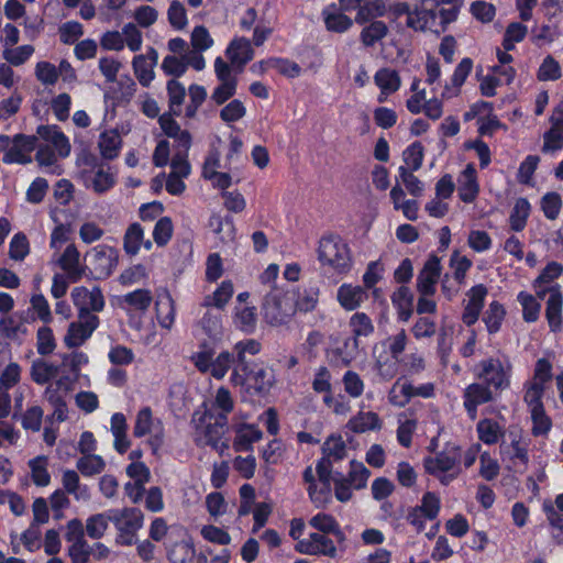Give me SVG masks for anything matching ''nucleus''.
I'll return each mask as SVG.
<instances>
[{
  "mask_svg": "<svg viewBox=\"0 0 563 563\" xmlns=\"http://www.w3.org/2000/svg\"><path fill=\"white\" fill-rule=\"evenodd\" d=\"M318 260L338 274H346L352 267V256L347 243L339 235L324 236L319 242Z\"/></svg>",
  "mask_w": 563,
  "mask_h": 563,
  "instance_id": "7ed1b4c3",
  "label": "nucleus"
},
{
  "mask_svg": "<svg viewBox=\"0 0 563 563\" xmlns=\"http://www.w3.org/2000/svg\"><path fill=\"white\" fill-rule=\"evenodd\" d=\"M529 213V201L526 198L517 199L509 217L510 228L516 232L522 231L526 227Z\"/></svg>",
  "mask_w": 563,
  "mask_h": 563,
  "instance_id": "8fccbe9b",
  "label": "nucleus"
},
{
  "mask_svg": "<svg viewBox=\"0 0 563 563\" xmlns=\"http://www.w3.org/2000/svg\"><path fill=\"white\" fill-rule=\"evenodd\" d=\"M60 367L45 360H36L31 366V377L36 384L44 385L57 377Z\"/></svg>",
  "mask_w": 563,
  "mask_h": 563,
  "instance_id": "4c0bfd02",
  "label": "nucleus"
},
{
  "mask_svg": "<svg viewBox=\"0 0 563 563\" xmlns=\"http://www.w3.org/2000/svg\"><path fill=\"white\" fill-rule=\"evenodd\" d=\"M389 30L384 21L375 20L368 22L360 33V41L365 47H373L377 42L385 38Z\"/></svg>",
  "mask_w": 563,
  "mask_h": 563,
  "instance_id": "e433bc0d",
  "label": "nucleus"
},
{
  "mask_svg": "<svg viewBox=\"0 0 563 563\" xmlns=\"http://www.w3.org/2000/svg\"><path fill=\"white\" fill-rule=\"evenodd\" d=\"M122 139L115 130L104 131L100 134L98 147L102 158L113 159L119 155Z\"/></svg>",
  "mask_w": 563,
  "mask_h": 563,
  "instance_id": "f704fd0d",
  "label": "nucleus"
},
{
  "mask_svg": "<svg viewBox=\"0 0 563 563\" xmlns=\"http://www.w3.org/2000/svg\"><path fill=\"white\" fill-rule=\"evenodd\" d=\"M110 519L118 530L117 543L132 545L143 527L144 515L139 508L110 509Z\"/></svg>",
  "mask_w": 563,
  "mask_h": 563,
  "instance_id": "39448f33",
  "label": "nucleus"
},
{
  "mask_svg": "<svg viewBox=\"0 0 563 563\" xmlns=\"http://www.w3.org/2000/svg\"><path fill=\"white\" fill-rule=\"evenodd\" d=\"M544 386L531 382L525 384L523 401L529 407V411L544 407L542 402Z\"/></svg>",
  "mask_w": 563,
  "mask_h": 563,
  "instance_id": "69168bd1",
  "label": "nucleus"
},
{
  "mask_svg": "<svg viewBox=\"0 0 563 563\" xmlns=\"http://www.w3.org/2000/svg\"><path fill=\"white\" fill-rule=\"evenodd\" d=\"M86 179L89 181L88 187H91L93 191L97 194H103L111 189L115 184V176L110 170V168L104 169L102 166H100L97 172L92 174H87L85 172Z\"/></svg>",
  "mask_w": 563,
  "mask_h": 563,
  "instance_id": "ea45409f",
  "label": "nucleus"
},
{
  "mask_svg": "<svg viewBox=\"0 0 563 563\" xmlns=\"http://www.w3.org/2000/svg\"><path fill=\"white\" fill-rule=\"evenodd\" d=\"M70 385L71 382L68 377L63 376L46 387L44 398L53 408L52 415L46 418V421L51 424L54 422H64L68 419L66 397L70 390Z\"/></svg>",
  "mask_w": 563,
  "mask_h": 563,
  "instance_id": "423d86ee",
  "label": "nucleus"
},
{
  "mask_svg": "<svg viewBox=\"0 0 563 563\" xmlns=\"http://www.w3.org/2000/svg\"><path fill=\"white\" fill-rule=\"evenodd\" d=\"M549 290L550 296L547 299L545 318L550 330L552 332H559L562 330L563 324V297L559 286H553Z\"/></svg>",
  "mask_w": 563,
  "mask_h": 563,
  "instance_id": "6ab92c4d",
  "label": "nucleus"
},
{
  "mask_svg": "<svg viewBox=\"0 0 563 563\" xmlns=\"http://www.w3.org/2000/svg\"><path fill=\"white\" fill-rule=\"evenodd\" d=\"M371 472L361 462H351L350 472L343 477L354 489H362L366 486Z\"/></svg>",
  "mask_w": 563,
  "mask_h": 563,
  "instance_id": "052dcab7",
  "label": "nucleus"
},
{
  "mask_svg": "<svg viewBox=\"0 0 563 563\" xmlns=\"http://www.w3.org/2000/svg\"><path fill=\"white\" fill-rule=\"evenodd\" d=\"M434 396V384L426 383L415 386L409 382L400 383L397 380L388 393V400L397 407H405L411 398L422 397L431 398Z\"/></svg>",
  "mask_w": 563,
  "mask_h": 563,
  "instance_id": "9d476101",
  "label": "nucleus"
},
{
  "mask_svg": "<svg viewBox=\"0 0 563 563\" xmlns=\"http://www.w3.org/2000/svg\"><path fill=\"white\" fill-rule=\"evenodd\" d=\"M327 533H311L309 539L301 540L296 545V550L300 553L310 555L322 554L330 558L336 556V548L334 542L325 536Z\"/></svg>",
  "mask_w": 563,
  "mask_h": 563,
  "instance_id": "dca6fc26",
  "label": "nucleus"
},
{
  "mask_svg": "<svg viewBox=\"0 0 563 563\" xmlns=\"http://www.w3.org/2000/svg\"><path fill=\"white\" fill-rule=\"evenodd\" d=\"M327 30L343 33L351 29L353 20L342 12H323Z\"/></svg>",
  "mask_w": 563,
  "mask_h": 563,
  "instance_id": "e2e57ef3",
  "label": "nucleus"
},
{
  "mask_svg": "<svg viewBox=\"0 0 563 563\" xmlns=\"http://www.w3.org/2000/svg\"><path fill=\"white\" fill-rule=\"evenodd\" d=\"M510 443L500 444V451L507 455L515 466L527 467L529 463L528 441L522 437L519 430L509 431Z\"/></svg>",
  "mask_w": 563,
  "mask_h": 563,
  "instance_id": "2eb2a0df",
  "label": "nucleus"
},
{
  "mask_svg": "<svg viewBox=\"0 0 563 563\" xmlns=\"http://www.w3.org/2000/svg\"><path fill=\"white\" fill-rule=\"evenodd\" d=\"M87 255L90 256L92 272L97 279L108 278L119 261L118 250L109 245L95 246Z\"/></svg>",
  "mask_w": 563,
  "mask_h": 563,
  "instance_id": "9b49d317",
  "label": "nucleus"
},
{
  "mask_svg": "<svg viewBox=\"0 0 563 563\" xmlns=\"http://www.w3.org/2000/svg\"><path fill=\"white\" fill-rule=\"evenodd\" d=\"M457 181V192L460 199L466 203L473 202L479 192L476 169L473 164L466 165Z\"/></svg>",
  "mask_w": 563,
  "mask_h": 563,
  "instance_id": "b1692460",
  "label": "nucleus"
},
{
  "mask_svg": "<svg viewBox=\"0 0 563 563\" xmlns=\"http://www.w3.org/2000/svg\"><path fill=\"white\" fill-rule=\"evenodd\" d=\"M263 432L254 424H241L235 429L233 449L236 452H247L253 450V444L260 441Z\"/></svg>",
  "mask_w": 563,
  "mask_h": 563,
  "instance_id": "bb28decb",
  "label": "nucleus"
},
{
  "mask_svg": "<svg viewBox=\"0 0 563 563\" xmlns=\"http://www.w3.org/2000/svg\"><path fill=\"white\" fill-rule=\"evenodd\" d=\"M134 75L139 82L147 87L154 79V63L150 62V58L143 54L136 55L132 62Z\"/></svg>",
  "mask_w": 563,
  "mask_h": 563,
  "instance_id": "79ce46f5",
  "label": "nucleus"
},
{
  "mask_svg": "<svg viewBox=\"0 0 563 563\" xmlns=\"http://www.w3.org/2000/svg\"><path fill=\"white\" fill-rule=\"evenodd\" d=\"M518 301L522 306L523 320L526 322H536L541 311V305L538 302L537 298L522 291L518 295Z\"/></svg>",
  "mask_w": 563,
  "mask_h": 563,
  "instance_id": "bf43d9fd",
  "label": "nucleus"
},
{
  "mask_svg": "<svg viewBox=\"0 0 563 563\" xmlns=\"http://www.w3.org/2000/svg\"><path fill=\"white\" fill-rule=\"evenodd\" d=\"M155 307L158 323L163 328L170 329L175 320V306L170 294L164 291L158 295Z\"/></svg>",
  "mask_w": 563,
  "mask_h": 563,
  "instance_id": "c9c22d12",
  "label": "nucleus"
},
{
  "mask_svg": "<svg viewBox=\"0 0 563 563\" xmlns=\"http://www.w3.org/2000/svg\"><path fill=\"white\" fill-rule=\"evenodd\" d=\"M528 29L519 22L510 23L505 32L503 47L506 51L515 48L516 43L521 42L527 35Z\"/></svg>",
  "mask_w": 563,
  "mask_h": 563,
  "instance_id": "0e129e2a",
  "label": "nucleus"
},
{
  "mask_svg": "<svg viewBox=\"0 0 563 563\" xmlns=\"http://www.w3.org/2000/svg\"><path fill=\"white\" fill-rule=\"evenodd\" d=\"M62 485L64 492L74 496L77 501H88L91 497L89 487L80 483L79 475L74 470L63 471Z\"/></svg>",
  "mask_w": 563,
  "mask_h": 563,
  "instance_id": "a878e982",
  "label": "nucleus"
},
{
  "mask_svg": "<svg viewBox=\"0 0 563 563\" xmlns=\"http://www.w3.org/2000/svg\"><path fill=\"white\" fill-rule=\"evenodd\" d=\"M32 479L36 486L45 487L51 483V475L47 472V457L36 456L29 462Z\"/></svg>",
  "mask_w": 563,
  "mask_h": 563,
  "instance_id": "6e6d98bb",
  "label": "nucleus"
},
{
  "mask_svg": "<svg viewBox=\"0 0 563 563\" xmlns=\"http://www.w3.org/2000/svg\"><path fill=\"white\" fill-rule=\"evenodd\" d=\"M495 399L494 390L483 382L470 384L463 391V406L472 420L477 417V408Z\"/></svg>",
  "mask_w": 563,
  "mask_h": 563,
  "instance_id": "ddd939ff",
  "label": "nucleus"
},
{
  "mask_svg": "<svg viewBox=\"0 0 563 563\" xmlns=\"http://www.w3.org/2000/svg\"><path fill=\"white\" fill-rule=\"evenodd\" d=\"M476 431L478 439L487 445L498 443L505 435L504 427L490 418L479 420L476 426Z\"/></svg>",
  "mask_w": 563,
  "mask_h": 563,
  "instance_id": "2f4dec72",
  "label": "nucleus"
},
{
  "mask_svg": "<svg viewBox=\"0 0 563 563\" xmlns=\"http://www.w3.org/2000/svg\"><path fill=\"white\" fill-rule=\"evenodd\" d=\"M234 363V353L223 351L217 357H212L209 374L216 379H222Z\"/></svg>",
  "mask_w": 563,
  "mask_h": 563,
  "instance_id": "603ef678",
  "label": "nucleus"
},
{
  "mask_svg": "<svg viewBox=\"0 0 563 563\" xmlns=\"http://www.w3.org/2000/svg\"><path fill=\"white\" fill-rule=\"evenodd\" d=\"M506 311L503 305L498 301L489 303L487 310L484 313L483 321L486 324L487 331L494 334L500 330L501 323L505 319Z\"/></svg>",
  "mask_w": 563,
  "mask_h": 563,
  "instance_id": "de8ad7c7",
  "label": "nucleus"
},
{
  "mask_svg": "<svg viewBox=\"0 0 563 563\" xmlns=\"http://www.w3.org/2000/svg\"><path fill=\"white\" fill-rule=\"evenodd\" d=\"M274 375L269 368L254 365L253 373L246 384L249 388H253L256 393H263L269 389L273 384Z\"/></svg>",
  "mask_w": 563,
  "mask_h": 563,
  "instance_id": "c03bdc74",
  "label": "nucleus"
},
{
  "mask_svg": "<svg viewBox=\"0 0 563 563\" xmlns=\"http://www.w3.org/2000/svg\"><path fill=\"white\" fill-rule=\"evenodd\" d=\"M225 54L233 66L242 68L254 57L251 41L245 37L233 38L227 47Z\"/></svg>",
  "mask_w": 563,
  "mask_h": 563,
  "instance_id": "4be33fe9",
  "label": "nucleus"
},
{
  "mask_svg": "<svg viewBox=\"0 0 563 563\" xmlns=\"http://www.w3.org/2000/svg\"><path fill=\"white\" fill-rule=\"evenodd\" d=\"M167 18L169 24L175 30H184L188 24L186 8L178 0H174L170 2L169 8L167 10Z\"/></svg>",
  "mask_w": 563,
  "mask_h": 563,
  "instance_id": "338daca9",
  "label": "nucleus"
},
{
  "mask_svg": "<svg viewBox=\"0 0 563 563\" xmlns=\"http://www.w3.org/2000/svg\"><path fill=\"white\" fill-rule=\"evenodd\" d=\"M473 69V60L470 57L463 58L455 67L450 82L444 85L441 97L443 99H451L461 92V87Z\"/></svg>",
  "mask_w": 563,
  "mask_h": 563,
  "instance_id": "412c9836",
  "label": "nucleus"
},
{
  "mask_svg": "<svg viewBox=\"0 0 563 563\" xmlns=\"http://www.w3.org/2000/svg\"><path fill=\"white\" fill-rule=\"evenodd\" d=\"M437 16L438 13L434 10L415 5L407 18L406 25L415 31L423 32L434 26Z\"/></svg>",
  "mask_w": 563,
  "mask_h": 563,
  "instance_id": "c85d7f7f",
  "label": "nucleus"
},
{
  "mask_svg": "<svg viewBox=\"0 0 563 563\" xmlns=\"http://www.w3.org/2000/svg\"><path fill=\"white\" fill-rule=\"evenodd\" d=\"M255 364H251L247 362L246 357H235V363L232 367V374L230 380L235 386H246L250 376L253 373V366Z\"/></svg>",
  "mask_w": 563,
  "mask_h": 563,
  "instance_id": "5fc2aeb1",
  "label": "nucleus"
},
{
  "mask_svg": "<svg viewBox=\"0 0 563 563\" xmlns=\"http://www.w3.org/2000/svg\"><path fill=\"white\" fill-rule=\"evenodd\" d=\"M100 320L98 316H78L77 320L68 324L64 336V344L68 349H76L86 343L92 333L99 327Z\"/></svg>",
  "mask_w": 563,
  "mask_h": 563,
  "instance_id": "1a4fd4ad",
  "label": "nucleus"
},
{
  "mask_svg": "<svg viewBox=\"0 0 563 563\" xmlns=\"http://www.w3.org/2000/svg\"><path fill=\"white\" fill-rule=\"evenodd\" d=\"M347 428L354 433L379 430L382 420L376 412L360 411L349 420Z\"/></svg>",
  "mask_w": 563,
  "mask_h": 563,
  "instance_id": "7c9ffc66",
  "label": "nucleus"
},
{
  "mask_svg": "<svg viewBox=\"0 0 563 563\" xmlns=\"http://www.w3.org/2000/svg\"><path fill=\"white\" fill-rule=\"evenodd\" d=\"M234 292L233 284L230 280H224L213 291L212 295L206 296L203 299L205 307H216L223 309L229 300L232 298Z\"/></svg>",
  "mask_w": 563,
  "mask_h": 563,
  "instance_id": "37998d69",
  "label": "nucleus"
},
{
  "mask_svg": "<svg viewBox=\"0 0 563 563\" xmlns=\"http://www.w3.org/2000/svg\"><path fill=\"white\" fill-rule=\"evenodd\" d=\"M543 511L552 528V537L559 544H563V515L551 503L543 504Z\"/></svg>",
  "mask_w": 563,
  "mask_h": 563,
  "instance_id": "4d7b16f0",
  "label": "nucleus"
},
{
  "mask_svg": "<svg viewBox=\"0 0 563 563\" xmlns=\"http://www.w3.org/2000/svg\"><path fill=\"white\" fill-rule=\"evenodd\" d=\"M74 306L78 311V316H97L104 308V298L99 287L89 290L87 287H75L70 294Z\"/></svg>",
  "mask_w": 563,
  "mask_h": 563,
  "instance_id": "6e6552de",
  "label": "nucleus"
},
{
  "mask_svg": "<svg viewBox=\"0 0 563 563\" xmlns=\"http://www.w3.org/2000/svg\"><path fill=\"white\" fill-rule=\"evenodd\" d=\"M349 327L355 344H357L358 339L368 338L375 331L373 320L365 312H354L349 319Z\"/></svg>",
  "mask_w": 563,
  "mask_h": 563,
  "instance_id": "473e14b6",
  "label": "nucleus"
},
{
  "mask_svg": "<svg viewBox=\"0 0 563 563\" xmlns=\"http://www.w3.org/2000/svg\"><path fill=\"white\" fill-rule=\"evenodd\" d=\"M122 301L129 306L131 310L145 311L153 301V297L147 289H137L123 296Z\"/></svg>",
  "mask_w": 563,
  "mask_h": 563,
  "instance_id": "864d4df0",
  "label": "nucleus"
},
{
  "mask_svg": "<svg viewBox=\"0 0 563 563\" xmlns=\"http://www.w3.org/2000/svg\"><path fill=\"white\" fill-rule=\"evenodd\" d=\"M368 298L364 287L352 284H342L336 291V300L346 311H354Z\"/></svg>",
  "mask_w": 563,
  "mask_h": 563,
  "instance_id": "a211bd4d",
  "label": "nucleus"
},
{
  "mask_svg": "<svg viewBox=\"0 0 563 563\" xmlns=\"http://www.w3.org/2000/svg\"><path fill=\"white\" fill-rule=\"evenodd\" d=\"M442 266L440 258L431 255L417 276V290L419 295H434L435 286L440 279Z\"/></svg>",
  "mask_w": 563,
  "mask_h": 563,
  "instance_id": "4468645a",
  "label": "nucleus"
},
{
  "mask_svg": "<svg viewBox=\"0 0 563 563\" xmlns=\"http://www.w3.org/2000/svg\"><path fill=\"white\" fill-rule=\"evenodd\" d=\"M391 302L397 310L398 319L407 322L413 312V295L409 287L400 286L391 295Z\"/></svg>",
  "mask_w": 563,
  "mask_h": 563,
  "instance_id": "c756f323",
  "label": "nucleus"
},
{
  "mask_svg": "<svg viewBox=\"0 0 563 563\" xmlns=\"http://www.w3.org/2000/svg\"><path fill=\"white\" fill-rule=\"evenodd\" d=\"M563 148V129L551 126L543 135V153H553Z\"/></svg>",
  "mask_w": 563,
  "mask_h": 563,
  "instance_id": "774afa93",
  "label": "nucleus"
},
{
  "mask_svg": "<svg viewBox=\"0 0 563 563\" xmlns=\"http://www.w3.org/2000/svg\"><path fill=\"white\" fill-rule=\"evenodd\" d=\"M234 402L231 393L225 387L217 390L214 401L209 410L216 412V416H223L228 419V415L233 410Z\"/></svg>",
  "mask_w": 563,
  "mask_h": 563,
  "instance_id": "680f3d73",
  "label": "nucleus"
},
{
  "mask_svg": "<svg viewBox=\"0 0 563 563\" xmlns=\"http://www.w3.org/2000/svg\"><path fill=\"white\" fill-rule=\"evenodd\" d=\"M167 95H168V103H169V113L173 115H180L181 106L184 103L186 97L185 87L177 81L176 79H170L167 81Z\"/></svg>",
  "mask_w": 563,
  "mask_h": 563,
  "instance_id": "a18cd8bd",
  "label": "nucleus"
},
{
  "mask_svg": "<svg viewBox=\"0 0 563 563\" xmlns=\"http://www.w3.org/2000/svg\"><path fill=\"white\" fill-rule=\"evenodd\" d=\"M235 310H236L235 317H234L235 325L240 330H242L246 333L253 332L256 327V321H257L255 308L254 307H242V308L236 307Z\"/></svg>",
  "mask_w": 563,
  "mask_h": 563,
  "instance_id": "13d9d810",
  "label": "nucleus"
},
{
  "mask_svg": "<svg viewBox=\"0 0 563 563\" xmlns=\"http://www.w3.org/2000/svg\"><path fill=\"white\" fill-rule=\"evenodd\" d=\"M512 365L508 360L488 357L476 366V377L494 391H501L510 386Z\"/></svg>",
  "mask_w": 563,
  "mask_h": 563,
  "instance_id": "20e7f679",
  "label": "nucleus"
},
{
  "mask_svg": "<svg viewBox=\"0 0 563 563\" xmlns=\"http://www.w3.org/2000/svg\"><path fill=\"white\" fill-rule=\"evenodd\" d=\"M191 424L195 428V442L198 445H211L214 449L219 448L222 437L228 431V419L216 416V412L207 409L203 412L195 411Z\"/></svg>",
  "mask_w": 563,
  "mask_h": 563,
  "instance_id": "f03ea898",
  "label": "nucleus"
},
{
  "mask_svg": "<svg viewBox=\"0 0 563 563\" xmlns=\"http://www.w3.org/2000/svg\"><path fill=\"white\" fill-rule=\"evenodd\" d=\"M158 121L164 133L175 140L177 151L188 152L191 146L190 133L187 130H181L170 114L161 115Z\"/></svg>",
  "mask_w": 563,
  "mask_h": 563,
  "instance_id": "5701e85b",
  "label": "nucleus"
},
{
  "mask_svg": "<svg viewBox=\"0 0 563 563\" xmlns=\"http://www.w3.org/2000/svg\"><path fill=\"white\" fill-rule=\"evenodd\" d=\"M264 317L273 325L285 323L290 312L284 308V301L277 295H267L263 303Z\"/></svg>",
  "mask_w": 563,
  "mask_h": 563,
  "instance_id": "cd10ccee",
  "label": "nucleus"
},
{
  "mask_svg": "<svg viewBox=\"0 0 563 563\" xmlns=\"http://www.w3.org/2000/svg\"><path fill=\"white\" fill-rule=\"evenodd\" d=\"M133 434L142 438L150 434L148 444L153 453H157L164 443L165 430L161 419H154L150 407L142 408L135 418Z\"/></svg>",
  "mask_w": 563,
  "mask_h": 563,
  "instance_id": "0eeeda50",
  "label": "nucleus"
},
{
  "mask_svg": "<svg viewBox=\"0 0 563 563\" xmlns=\"http://www.w3.org/2000/svg\"><path fill=\"white\" fill-rule=\"evenodd\" d=\"M462 451L453 443H448L442 451L423 460L426 472L439 479L442 485H449L462 473Z\"/></svg>",
  "mask_w": 563,
  "mask_h": 563,
  "instance_id": "f257e3e1",
  "label": "nucleus"
},
{
  "mask_svg": "<svg viewBox=\"0 0 563 563\" xmlns=\"http://www.w3.org/2000/svg\"><path fill=\"white\" fill-rule=\"evenodd\" d=\"M57 263L73 283L78 282L85 273L80 265V253L75 244L66 246Z\"/></svg>",
  "mask_w": 563,
  "mask_h": 563,
  "instance_id": "aec40b11",
  "label": "nucleus"
},
{
  "mask_svg": "<svg viewBox=\"0 0 563 563\" xmlns=\"http://www.w3.org/2000/svg\"><path fill=\"white\" fill-rule=\"evenodd\" d=\"M309 525L319 530L322 533H332L334 534L339 540L343 539V533L340 530L339 523L335 521V519L328 515V514H318L313 516Z\"/></svg>",
  "mask_w": 563,
  "mask_h": 563,
  "instance_id": "3c124183",
  "label": "nucleus"
},
{
  "mask_svg": "<svg viewBox=\"0 0 563 563\" xmlns=\"http://www.w3.org/2000/svg\"><path fill=\"white\" fill-rule=\"evenodd\" d=\"M141 246L150 251L153 246L151 240L144 239V230L140 223H132L128 227L123 236V249L128 255L134 256Z\"/></svg>",
  "mask_w": 563,
  "mask_h": 563,
  "instance_id": "393cba45",
  "label": "nucleus"
},
{
  "mask_svg": "<svg viewBox=\"0 0 563 563\" xmlns=\"http://www.w3.org/2000/svg\"><path fill=\"white\" fill-rule=\"evenodd\" d=\"M37 135L53 146L59 157H67L70 154L71 146L68 137L57 125H40L36 130Z\"/></svg>",
  "mask_w": 563,
  "mask_h": 563,
  "instance_id": "f3484780",
  "label": "nucleus"
},
{
  "mask_svg": "<svg viewBox=\"0 0 563 563\" xmlns=\"http://www.w3.org/2000/svg\"><path fill=\"white\" fill-rule=\"evenodd\" d=\"M37 136L16 134L4 153L2 161L4 164L26 165L32 162L31 153L36 148Z\"/></svg>",
  "mask_w": 563,
  "mask_h": 563,
  "instance_id": "f8f14e48",
  "label": "nucleus"
},
{
  "mask_svg": "<svg viewBox=\"0 0 563 563\" xmlns=\"http://www.w3.org/2000/svg\"><path fill=\"white\" fill-rule=\"evenodd\" d=\"M76 467L84 476L90 477L102 473L106 462L100 455L89 453L77 461Z\"/></svg>",
  "mask_w": 563,
  "mask_h": 563,
  "instance_id": "49530a36",
  "label": "nucleus"
},
{
  "mask_svg": "<svg viewBox=\"0 0 563 563\" xmlns=\"http://www.w3.org/2000/svg\"><path fill=\"white\" fill-rule=\"evenodd\" d=\"M309 498L316 508H327L332 500V488L330 481L316 482L312 486L307 488Z\"/></svg>",
  "mask_w": 563,
  "mask_h": 563,
  "instance_id": "a19ab883",
  "label": "nucleus"
},
{
  "mask_svg": "<svg viewBox=\"0 0 563 563\" xmlns=\"http://www.w3.org/2000/svg\"><path fill=\"white\" fill-rule=\"evenodd\" d=\"M387 8L384 0H369L363 3L357 10L355 22L357 24H365L375 19L384 16Z\"/></svg>",
  "mask_w": 563,
  "mask_h": 563,
  "instance_id": "58836bf2",
  "label": "nucleus"
},
{
  "mask_svg": "<svg viewBox=\"0 0 563 563\" xmlns=\"http://www.w3.org/2000/svg\"><path fill=\"white\" fill-rule=\"evenodd\" d=\"M374 81L382 91V95L396 92L401 86V79L397 70L385 67L374 75Z\"/></svg>",
  "mask_w": 563,
  "mask_h": 563,
  "instance_id": "72a5a7b5",
  "label": "nucleus"
},
{
  "mask_svg": "<svg viewBox=\"0 0 563 563\" xmlns=\"http://www.w3.org/2000/svg\"><path fill=\"white\" fill-rule=\"evenodd\" d=\"M110 519V510L107 512L96 514L86 520V532L91 539H100L104 536Z\"/></svg>",
  "mask_w": 563,
  "mask_h": 563,
  "instance_id": "09e8293b",
  "label": "nucleus"
}]
</instances>
